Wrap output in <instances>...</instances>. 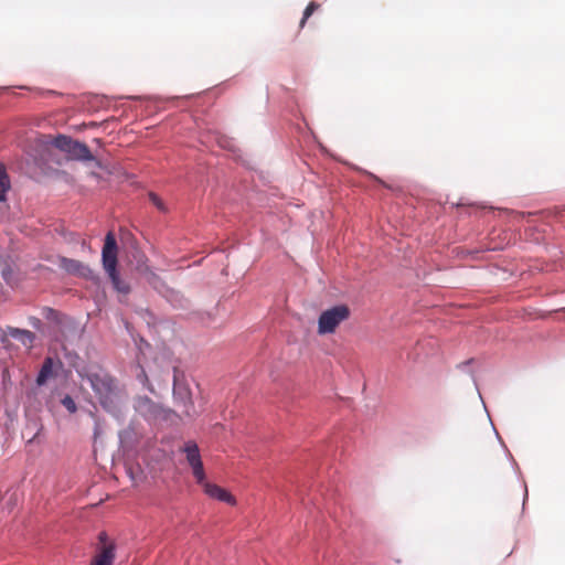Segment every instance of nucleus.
<instances>
[{"label":"nucleus","mask_w":565,"mask_h":565,"mask_svg":"<svg viewBox=\"0 0 565 565\" xmlns=\"http://www.w3.org/2000/svg\"><path fill=\"white\" fill-rule=\"evenodd\" d=\"M82 377L89 382L105 411L111 414L120 411L119 391L115 380L108 373L103 370L90 371L86 375H82Z\"/></svg>","instance_id":"1"},{"label":"nucleus","mask_w":565,"mask_h":565,"mask_svg":"<svg viewBox=\"0 0 565 565\" xmlns=\"http://www.w3.org/2000/svg\"><path fill=\"white\" fill-rule=\"evenodd\" d=\"M118 246L116 237L113 232H108L105 236V242L102 250L103 267L114 288L121 295L127 296L130 292V286L128 282L120 279L117 271L118 264Z\"/></svg>","instance_id":"2"},{"label":"nucleus","mask_w":565,"mask_h":565,"mask_svg":"<svg viewBox=\"0 0 565 565\" xmlns=\"http://www.w3.org/2000/svg\"><path fill=\"white\" fill-rule=\"evenodd\" d=\"M351 311L347 305H338L322 311L318 319V334L334 333L337 328L350 318Z\"/></svg>","instance_id":"3"},{"label":"nucleus","mask_w":565,"mask_h":565,"mask_svg":"<svg viewBox=\"0 0 565 565\" xmlns=\"http://www.w3.org/2000/svg\"><path fill=\"white\" fill-rule=\"evenodd\" d=\"M53 146L58 150L65 152L72 160L90 161L94 159L88 147L71 137L58 135L53 140Z\"/></svg>","instance_id":"4"},{"label":"nucleus","mask_w":565,"mask_h":565,"mask_svg":"<svg viewBox=\"0 0 565 565\" xmlns=\"http://www.w3.org/2000/svg\"><path fill=\"white\" fill-rule=\"evenodd\" d=\"M177 406L183 416L191 417L195 414L194 404L191 397V392L185 386H177L173 391Z\"/></svg>","instance_id":"5"},{"label":"nucleus","mask_w":565,"mask_h":565,"mask_svg":"<svg viewBox=\"0 0 565 565\" xmlns=\"http://www.w3.org/2000/svg\"><path fill=\"white\" fill-rule=\"evenodd\" d=\"M58 266L66 273L79 277H88L92 273L87 265L67 257H58Z\"/></svg>","instance_id":"6"},{"label":"nucleus","mask_w":565,"mask_h":565,"mask_svg":"<svg viewBox=\"0 0 565 565\" xmlns=\"http://www.w3.org/2000/svg\"><path fill=\"white\" fill-rule=\"evenodd\" d=\"M116 557V545L114 542L97 547L90 565H113Z\"/></svg>","instance_id":"7"},{"label":"nucleus","mask_w":565,"mask_h":565,"mask_svg":"<svg viewBox=\"0 0 565 565\" xmlns=\"http://www.w3.org/2000/svg\"><path fill=\"white\" fill-rule=\"evenodd\" d=\"M204 492L218 501L226 502L228 504L234 505L236 503L235 498L227 492L225 489L218 487L217 484H213L210 482H205L203 484Z\"/></svg>","instance_id":"8"},{"label":"nucleus","mask_w":565,"mask_h":565,"mask_svg":"<svg viewBox=\"0 0 565 565\" xmlns=\"http://www.w3.org/2000/svg\"><path fill=\"white\" fill-rule=\"evenodd\" d=\"M6 335L18 340L23 347L28 349H31L35 341V334L25 329L9 327L6 331Z\"/></svg>","instance_id":"9"},{"label":"nucleus","mask_w":565,"mask_h":565,"mask_svg":"<svg viewBox=\"0 0 565 565\" xmlns=\"http://www.w3.org/2000/svg\"><path fill=\"white\" fill-rule=\"evenodd\" d=\"M182 451L185 454L186 461L190 466H195L196 463L202 462L201 456H200V450H199L196 443H194V441L185 443L182 448Z\"/></svg>","instance_id":"10"},{"label":"nucleus","mask_w":565,"mask_h":565,"mask_svg":"<svg viewBox=\"0 0 565 565\" xmlns=\"http://www.w3.org/2000/svg\"><path fill=\"white\" fill-rule=\"evenodd\" d=\"M53 359L50 356L45 358L36 377V384L39 386L44 385L47 382V380L53 376Z\"/></svg>","instance_id":"11"},{"label":"nucleus","mask_w":565,"mask_h":565,"mask_svg":"<svg viewBox=\"0 0 565 565\" xmlns=\"http://www.w3.org/2000/svg\"><path fill=\"white\" fill-rule=\"evenodd\" d=\"M10 189V181L6 169L0 164V202L6 200V193Z\"/></svg>","instance_id":"12"},{"label":"nucleus","mask_w":565,"mask_h":565,"mask_svg":"<svg viewBox=\"0 0 565 565\" xmlns=\"http://www.w3.org/2000/svg\"><path fill=\"white\" fill-rule=\"evenodd\" d=\"M319 7H320V4L315 2V1L309 2V4L306 7V9L303 11V17H302V19L300 21V24H299L300 28L305 26L307 20L312 15V13L316 10L319 9Z\"/></svg>","instance_id":"13"},{"label":"nucleus","mask_w":565,"mask_h":565,"mask_svg":"<svg viewBox=\"0 0 565 565\" xmlns=\"http://www.w3.org/2000/svg\"><path fill=\"white\" fill-rule=\"evenodd\" d=\"M191 468H192V473H193L194 478L196 479V482L203 486L206 482L203 462L196 463L195 466H191Z\"/></svg>","instance_id":"14"},{"label":"nucleus","mask_w":565,"mask_h":565,"mask_svg":"<svg viewBox=\"0 0 565 565\" xmlns=\"http://www.w3.org/2000/svg\"><path fill=\"white\" fill-rule=\"evenodd\" d=\"M61 403L71 414H74L77 411L76 403L70 395H65Z\"/></svg>","instance_id":"15"},{"label":"nucleus","mask_w":565,"mask_h":565,"mask_svg":"<svg viewBox=\"0 0 565 565\" xmlns=\"http://www.w3.org/2000/svg\"><path fill=\"white\" fill-rule=\"evenodd\" d=\"M149 199L153 205H156L160 211L164 212L166 206L162 200L156 193H149Z\"/></svg>","instance_id":"16"},{"label":"nucleus","mask_w":565,"mask_h":565,"mask_svg":"<svg viewBox=\"0 0 565 565\" xmlns=\"http://www.w3.org/2000/svg\"><path fill=\"white\" fill-rule=\"evenodd\" d=\"M98 539H99V546H102L104 544H109L110 543V542L107 541L108 537H107V534L105 532L99 533Z\"/></svg>","instance_id":"17"},{"label":"nucleus","mask_w":565,"mask_h":565,"mask_svg":"<svg viewBox=\"0 0 565 565\" xmlns=\"http://www.w3.org/2000/svg\"><path fill=\"white\" fill-rule=\"evenodd\" d=\"M44 311L46 312V317L51 318L53 316H56V311L51 308H45Z\"/></svg>","instance_id":"18"}]
</instances>
